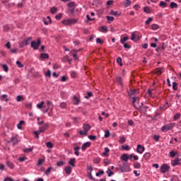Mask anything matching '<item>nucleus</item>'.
I'll return each mask as SVG.
<instances>
[{"label":"nucleus","mask_w":181,"mask_h":181,"mask_svg":"<svg viewBox=\"0 0 181 181\" xmlns=\"http://www.w3.org/2000/svg\"><path fill=\"white\" fill-rule=\"evenodd\" d=\"M48 128L49 123H45L39 128V130L34 132L37 139H39V135H40V134H42V132H45V131H46Z\"/></svg>","instance_id":"1"},{"label":"nucleus","mask_w":181,"mask_h":181,"mask_svg":"<svg viewBox=\"0 0 181 181\" xmlns=\"http://www.w3.org/2000/svg\"><path fill=\"white\" fill-rule=\"evenodd\" d=\"M78 22V19L72 18V19H65L62 21V25L64 26H70V25H76Z\"/></svg>","instance_id":"2"},{"label":"nucleus","mask_w":181,"mask_h":181,"mask_svg":"<svg viewBox=\"0 0 181 181\" xmlns=\"http://www.w3.org/2000/svg\"><path fill=\"white\" fill-rule=\"evenodd\" d=\"M83 130H81L79 132L80 135H83L84 136H87L88 131H90V129H91V126L88 124H84L83 125Z\"/></svg>","instance_id":"3"},{"label":"nucleus","mask_w":181,"mask_h":181,"mask_svg":"<svg viewBox=\"0 0 181 181\" xmlns=\"http://www.w3.org/2000/svg\"><path fill=\"white\" fill-rule=\"evenodd\" d=\"M175 127H176V123H169L163 126L161 131L162 132H168V131H170V129L175 128Z\"/></svg>","instance_id":"4"},{"label":"nucleus","mask_w":181,"mask_h":181,"mask_svg":"<svg viewBox=\"0 0 181 181\" xmlns=\"http://www.w3.org/2000/svg\"><path fill=\"white\" fill-rule=\"evenodd\" d=\"M30 42H32V37H29L28 38L24 39L20 44V47H25V46H28V45H30Z\"/></svg>","instance_id":"5"},{"label":"nucleus","mask_w":181,"mask_h":181,"mask_svg":"<svg viewBox=\"0 0 181 181\" xmlns=\"http://www.w3.org/2000/svg\"><path fill=\"white\" fill-rule=\"evenodd\" d=\"M40 43H42L40 39H38L37 41H32L31 47H33L34 50H37L39 49V46H40Z\"/></svg>","instance_id":"6"},{"label":"nucleus","mask_w":181,"mask_h":181,"mask_svg":"<svg viewBox=\"0 0 181 181\" xmlns=\"http://www.w3.org/2000/svg\"><path fill=\"white\" fill-rule=\"evenodd\" d=\"M160 172L161 173H166L168 170L170 169V166H169L168 164H163L160 166Z\"/></svg>","instance_id":"7"},{"label":"nucleus","mask_w":181,"mask_h":181,"mask_svg":"<svg viewBox=\"0 0 181 181\" xmlns=\"http://www.w3.org/2000/svg\"><path fill=\"white\" fill-rule=\"evenodd\" d=\"M68 8H69V12H71V13H74V9L76 8V3H74V1H71L70 3L68 4Z\"/></svg>","instance_id":"8"},{"label":"nucleus","mask_w":181,"mask_h":181,"mask_svg":"<svg viewBox=\"0 0 181 181\" xmlns=\"http://www.w3.org/2000/svg\"><path fill=\"white\" fill-rule=\"evenodd\" d=\"M120 159L124 160V162H128V160L131 159V157L130 155L124 153L121 156Z\"/></svg>","instance_id":"9"},{"label":"nucleus","mask_w":181,"mask_h":181,"mask_svg":"<svg viewBox=\"0 0 181 181\" xmlns=\"http://www.w3.org/2000/svg\"><path fill=\"white\" fill-rule=\"evenodd\" d=\"M144 151H145V147L142 146L141 144L137 145L136 152L138 153H144Z\"/></svg>","instance_id":"10"},{"label":"nucleus","mask_w":181,"mask_h":181,"mask_svg":"<svg viewBox=\"0 0 181 181\" xmlns=\"http://www.w3.org/2000/svg\"><path fill=\"white\" fill-rule=\"evenodd\" d=\"M42 22H44L45 25H49V23H52V18L50 16H47V18H43Z\"/></svg>","instance_id":"11"},{"label":"nucleus","mask_w":181,"mask_h":181,"mask_svg":"<svg viewBox=\"0 0 181 181\" xmlns=\"http://www.w3.org/2000/svg\"><path fill=\"white\" fill-rule=\"evenodd\" d=\"M139 107H140L139 110H140L141 112H143L144 114H146V110H148V106L142 107V103H140V105H139Z\"/></svg>","instance_id":"12"},{"label":"nucleus","mask_w":181,"mask_h":181,"mask_svg":"<svg viewBox=\"0 0 181 181\" xmlns=\"http://www.w3.org/2000/svg\"><path fill=\"white\" fill-rule=\"evenodd\" d=\"M73 103L74 105H78V104H80V98L76 95H74L73 97Z\"/></svg>","instance_id":"13"},{"label":"nucleus","mask_w":181,"mask_h":181,"mask_svg":"<svg viewBox=\"0 0 181 181\" xmlns=\"http://www.w3.org/2000/svg\"><path fill=\"white\" fill-rule=\"evenodd\" d=\"M90 146H91V143L86 142L83 144V146H81V149L82 151H86V149H87V148H90Z\"/></svg>","instance_id":"14"},{"label":"nucleus","mask_w":181,"mask_h":181,"mask_svg":"<svg viewBox=\"0 0 181 181\" xmlns=\"http://www.w3.org/2000/svg\"><path fill=\"white\" fill-rule=\"evenodd\" d=\"M177 165H180V159H179V158L175 159V160L172 162V165H173V166H177Z\"/></svg>","instance_id":"15"},{"label":"nucleus","mask_w":181,"mask_h":181,"mask_svg":"<svg viewBox=\"0 0 181 181\" xmlns=\"http://www.w3.org/2000/svg\"><path fill=\"white\" fill-rule=\"evenodd\" d=\"M163 71V68L160 67V68H157L155 71L156 74H157L158 76H160V74H162Z\"/></svg>","instance_id":"16"},{"label":"nucleus","mask_w":181,"mask_h":181,"mask_svg":"<svg viewBox=\"0 0 181 181\" xmlns=\"http://www.w3.org/2000/svg\"><path fill=\"white\" fill-rule=\"evenodd\" d=\"M0 100L1 101H6V103H8L9 101V99L8 98V95L6 94H4V95H2L1 97H0Z\"/></svg>","instance_id":"17"},{"label":"nucleus","mask_w":181,"mask_h":181,"mask_svg":"<svg viewBox=\"0 0 181 181\" xmlns=\"http://www.w3.org/2000/svg\"><path fill=\"white\" fill-rule=\"evenodd\" d=\"M10 142H13V145H16L19 141L18 140L17 136H13L11 137Z\"/></svg>","instance_id":"18"},{"label":"nucleus","mask_w":181,"mask_h":181,"mask_svg":"<svg viewBox=\"0 0 181 181\" xmlns=\"http://www.w3.org/2000/svg\"><path fill=\"white\" fill-rule=\"evenodd\" d=\"M64 170L66 175H70L71 173V167L70 165L66 166Z\"/></svg>","instance_id":"19"},{"label":"nucleus","mask_w":181,"mask_h":181,"mask_svg":"<svg viewBox=\"0 0 181 181\" xmlns=\"http://www.w3.org/2000/svg\"><path fill=\"white\" fill-rule=\"evenodd\" d=\"M69 165H71L73 168H76V158H71L69 161Z\"/></svg>","instance_id":"20"},{"label":"nucleus","mask_w":181,"mask_h":181,"mask_svg":"<svg viewBox=\"0 0 181 181\" xmlns=\"http://www.w3.org/2000/svg\"><path fill=\"white\" fill-rule=\"evenodd\" d=\"M116 82L118 83V84H119L121 86V87L124 86V83H122V78L117 77Z\"/></svg>","instance_id":"21"},{"label":"nucleus","mask_w":181,"mask_h":181,"mask_svg":"<svg viewBox=\"0 0 181 181\" xmlns=\"http://www.w3.org/2000/svg\"><path fill=\"white\" fill-rule=\"evenodd\" d=\"M132 100H133L132 104H133V106L134 107V108H136V109L141 108V106H138V105H136V104H135V103H136V98L133 97Z\"/></svg>","instance_id":"22"},{"label":"nucleus","mask_w":181,"mask_h":181,"mask_svg":"<svg viewBox=\"0 0 181 181\" xmlns=\"http://www.w3.org/2000/svg\"><path fill=\"white\" fill-rule=\"evenodd\" d=\"M110 15H113V16H121V13H118V11L111 10Z\"/></svg>","instance_id":"23"},{"label":"nucleus","mask_w":181,"mask_h":181,"mask_svg":"<svg viewBox=\"0 0 181 181\" xmlns=\"http://www.w3.org/2000/svg\"><path fill=\"white\" fill-rule=\"evenodd\" d=\"M128 94L130 97L134 95V94H136V89H130Z\"/></svg>","instance_id":"24"},{"label":"nucleus","mask_w":181,"mask_h":181,"mask_svg":"<svg viewBox=\"0 0 181 181\" xmlns=\"http://www.w3.org/2000/svg\"><path fill=\"white\" fill-rule=\"evenodd\" d=\"M140 37H142V35H141L140 37H137L136 38V35H135V33H132V37H131V39H132V40H136V41H137V40H139V38Z\"/></svg>","instance_id":"25"},{"label":"nucleus","mask_w":181,"mask_h":181,"mask_svg":"<svg viewBox=\"0 0 181 181\" xmlns=\"http://www.w3.org/2000/svg\"><path fill=\"white\" fill-rule=\"evenodd\" d=\"M177 155V151H172L170 152V158H175Z\"/></svg>","instance_id":"26"},{"label":"nucleus","mask_w":181,"mask_h":181,"mask_svg":"<svg viewBox=\"0 0 181 181\" xmlns=\"http://www.w3.org/2000/svg\"><path fill=\"white\" fill-rule=\"evenodd\" d=\"M24 100H25V98H23V96H22L21 95H18L16 98V101L18 103H20V101H24Z\"/></svg>","instance_id":"27"},{"label":"nucleus","mask_w":181,"mask_h":181,"mask_svg":"<svg viewBox=\"0 0 181 181\" xmlns=\"http://www.w3.org/2000/svg\"><path fill=\"white\" fill-rule=\"evenodd\" d=\"M177 4L175 3V2H171L170 5V8H171V9H175L176 8H177Z\"/></svg>","instance_id":"28"},{"label":"nucleus","mask_w":181,"mask_h":181,"mask_svg":"<svg viewBox=\"0 0 181 181\" xmlns=\"http://www.w3.org/2000/svg\"><path fill=\"white\" fill-rule=\"evenodd\" d=\"M7 165L8 168H10V169H13V168H15V165L11 161H7Z\"/></svg>","instance_id":"29"},{"label":"nucleus","mask_w":181,"mask_h":181,"mask_svg":"<svg viewBox=\"0 0 181 181\" xmlns=\"http://www.w3.org/2000/svg\"><path fill=\"white\" fill-rule=\"evenodd\" d=\"M100 32H103V33H106V32H108V29H107V27L105 26H101L100 27Z\"/></svg>","instance_id":"30"},{"label":"nucleus","mask_w":181,"mask_h":181,"mask_svg":"<svg viewBox=\"0 0 181 181\" xmlns=\"http://www.w3.org/2000/svg\"><path fill=\"white\" fill-rule=\"evenodd\" d=\"M127 40H128V37H121L120 42L122 43V45H124Z\"/></svg>","instance_id":"31"},{"label":"nucleus","mask_w":181,"mask_h":181,"mask_svg":"<svg viewBox=\"0 0 181 181\" xmlns=\"http://www.w3.org/2000/svg\"><path fill=\"white\" fill-rule=\"evenodd\" d=\"M134 168H135V169H140L141 163H139V162L134 163Z\"/></svg>","instance_id":"32"},{"label":"nucleus","mask_w":181,"mask_h":181,"mask_svg":"<svg viewBox=\"0 0 181 181\" xmlns=\"http://www.w3.org/2000/svg\"><path fill=\"white\" fill-rule=\"evenodd\" d=\"M78 149H80V147L78 146H76L74 148V150L75 151V155H76V156H78V155H80V152H78Z\"/></svg>","instance_id":"33"},{"label":"nucleus","mask_w":181,"mask_h":181,"mask_svg":"<svg viewBox=\"0 0 181 181\" xmlns=\"http://www.w3.org/2000/svg\"><path fill=\"white\" fill-rule=\"evenodd\" d=\"M151 29L152 30H158V29H159V25L157 24H153L151 25Z\"/></svg>","instance_id":"34"},{"label":"nucleus","mask_w":181,"mask_h":181,"mask_svg":"<svg viewBox=\"0 0 181 181\" xmlns=\"http://www.w3.org/2000/svg\"><path fill=\"white\" fill-rule=\"evenodd\" d=\"M43 163H45V158H41L38 160L37 166H40L41 165H43Z\"/></svg>","instance_id":"35"},{"label":"nucleus","mask_w":181,"mask_h":181,"mask_svg":"<svg viewBox=\"0 0 181 181\" xmlns=\"http://www.w3.org/2000/svg\"><path fill=\"white\" fill-rule=\"evenodd\" d=\"M59 107L62 109L67 108V103L66 102H63L60 104Z\"/></svg>","instance_id":"36"},{"label":"nucleus","mask_w":181,"mask_h":181,"mask_svg":"<svg viewBox=\"0 0 181 181\" xmlns=\"http://www.w3.org/2000/svg\"><path fill=\"white\" fill-rule=\"evenodd\" d=\"M41 59H49V54L43 53L40 55Z\"/></svg>","instance_id":"37"},{"label":"nucleus","mask_w":181,"mask_h":181,"mask_svg":"<svg viewBox=\"0 0 181 181\" xmlns=\"http://www.w3.org/2000/svg\"><path fill=\"white\" fill-rule=\"evenodd\" d=\"M144 159H151V153H146L144 156Z\"/></svg>","instance_id":"38"},{"label":"nucleus","mask_w":181,"mask_h":181,"mask_svg":"<svg viewBox=\"0 0 181 181\" xmlns=\"http://www.w3.org/2000/svg\"><path fill=\"white\" fill-rule=\"evenodd\" d=\"M100 162H101V159L99 157L93 158V163H100Z\"/></svg>","instance_id":"39"},{"label":"nucleus","mask_w":181,"mask_h":181,"mask_svg":"<svg viewBox=\"0 0 181 181\" xmlns=\"http://www.w3.org/2000/svg\"><path fill=\"white\" fill-rule=\"evenodd\" d=\"M160 6L161 8H166V6H168V3H166L165 1H160Z\"/></svg>","instance_id":"40"},{"label":"nucleus","mask_w":181,"mask_h":181,"mask_svg":"<svg viewBox=\"0 0 181 181\" xmlns=\"http://www.w3.org/2000/svg\"><path fill=\"white\" fill-rule=\"evenodd\" d=\"M50 12L52 14H54L57 12V7H52L50 8Z\"/></svg>","instance_id":"41"},{"label":"nucleus","mask_w":181,"mask_h":181,"mask_svg":"<svg viewBox=\"0 0 181 181\" xmlns=\"http://www.w3.org/2000/svg\"><path fill=\"white\" fill-rule=\"evenodd\" d=\"M132 158L134 159V160H138L139 158L138 156H134V154H130V160H132Z\"/></svg>","instance_id":"42"},{"label":"nucleus","mask_w":181,"mask_h":181,"mask_svg":"<svg viewBox=\"0 0 181 181\" xmlns=\"http://www.w3.org/2000/svg\"><path fill=\"white\" fill-rule=\"evenodd\" d=\"M144 11L146 12V13H151V10L150 7H144Z\"/></svg>","instance_id":"43"},{"label":"nucleus","mask_w":181,"mask_h":181,"mask_svg":"<svg viewBox=\"0 0 181 181\" xmlns=\"http://www.w3.org/2000/svg\"><path fill=\"white\" fill-rule=\"evenodd\" d=\"M173 90H175V91H177V89H178L177 83H176V82L173 83Z\"/></svg>","instance_id":"44"},{"label":"nucleus","mask_w":181,"mask_h":181,"mask_svg":"<svg viewBox=\"0 0 181 181\" xmlns=\"http://www.w3.org/2000/svg\"><path fill=\"white\" fill-rule=\"evenodd\" d=\"M44 104H45L44 101H42L40 103H38L37 105V108H39V110H41V108H43Z\"/></svg>","instance_id":"45"},{"label":"nucleus","mask_w":181,"mask_h":181,"mask_svg":"<svg viewBox=\"0 0 181 181\" xmlns=\"http://www.w3.org/2000/svg\"><path fill=\"white\" fill-rule=\"evenodd\" d=\"M52 168L49 167L46 171H45V175H47V176H49L50 175V172H52Z\"/></svg>","instance_id":"46"},{"label":"nucleus","mask_w":181,"mask_h":181,"mask_svg":"<svg viewBox=\"0 0 181 181\" xmlns=\"http://www.w3.org/2000/svg\"><path fill=\"white\" fill-rule=\"evenodd\" d=\"M25 105V107L28 108V110H32V103H26Z\"/></svg>","instance_id":"47"},{"label":"nucleus","mask_w":181,"mask_h":181,"mask_svg":"<svg viewBox=\"0 0 181 181\" xmlns=\"http://www.w3.org/2000/svg\"><path fill=\"white\" fill-rule=\"evenodd\" d=\"M125 141H127V139H125V137H124V136L119 137V142L120 144H124Z\"/></svg>","instance_id":"48"},{"label":"nucleus","mask_w":181,"mask_h":181,"mask_svg":"<svg viewBox=\"0 0 181 181\" xmlns=\"http://www.w3.org/2000/svg\"><path fill=\"white\" fill-rule=\"evenodd\" d=\"M71 76L72 77V78H76V77H77V72L74 71H71Z\"/></svg>","instance_id":"49"},{"label":"nucleus","mask_w":181,"mask_h":181,"mask_svg":"<svg viewBox=\"0 0 181 181\" xmlns=\"http://www.w3.org/2000/svg\"><path fill=\"white\" fill-rule=\"evenodd\" d=\"M152 21H153V18L152 17H149L145 22L146 25H149Z\"/></svg>","instance_id":"50"},{"label":"nucleus","mask_w":181,"mask_h":181,"mask_svg":"<svg viewBox=\"0 0 181 181\" xmlns=\"http://www.w3.org/2000/svg\"><path fill=\"white\" fill-rule=\"evenodd\" d=\"M32 151H33V148H25L23 150V152H25V153H29L32 152Z\"/></svg>","instance_id":"51"},{"label":"nucleus","mask_w":181,"mask_h":181,"mask_svg":"<svg viewBox=\"0 0 181 181\" xmlns=\"http://www.w3.org/2000/svg\"><path fill=\"white\" fill-rule=\"evenodd\" d=\"M131 5V1L130 0H126L124 2V6L125 8Z\"/></svg>","instance_id":"52"},{"label":"nucleus","mask_w":181,"mask_h":181,"mask_svg":"<svg viewBox=\"0 0 181 181\" xmlns=\"http://www.w3.org/2000/svg\"><path fill=\"white\" fill-rule=\"evenodd\" d=\"M2 67H3L4 71H6V72L8 71L9 68H8V65H6V64H3V65H2Z\"/></svg>","instance_id":"53"},{"label":"nucleus","mask_w":181,"mask_h":181,"mask_svg":"<svg viewBox=\"0 0 181 181\" xmlns=\"http://www.w3.org/2000/svg\"><path fill=\"white\" fill-rule=\"evenodd\" d=\"M16 64H17L18 67H20L21 69L23 68V64H22L21 62L17 61Z\"/></svg>","instance_id":"54"},{"label":"nucleus","mask_w":181,"mask_h":181,"mask_svg":"<svg viewBox=\"0 0 181 181\" xmlns=\"http://www.w3.org/2000/svg\"><path fill=\"white\" fill-rule=\"evenodd\" d=\"M160 139V136H159V135H154L153 136V139H155V141H156V142H159Z\"/></svg>","instance_id":"55"},{"label":"nucleus","mask_w":181,"mask_h":181,"mask_svg":"<svg viewBox=\"0 0 181 181\" xmlns=\"http://www.w3.org/2000/svg\"><path fill=\"white\" fill-rule=\"evenodd\" d=\"M108 152H110V148H105V152L103 153L104 156H107L108 154H107V153H108Z\"/></svg>","instance_id":"56"},{"label":"nucleus","mask_w":181,"mask_h":181,"mask_svg":"<svg viewBox=\"0 0 181 181\" xmlns=\"http://www.w3.org/2000/svg\"><path fill=\"white\" fill-rule=\"evenodd\" d=\"M122 149H124V151H129V149H131V147H129V146H122Z\"/></svg>","instance_id":"57"},{"label":"nucleus","mask_w":181,"mask_h":181,"mask_svg":"<svg viewBox=\"0 0 181 181\" xmlns=\"http://www.w3.org/2000/svg\"><path fill=\"white\" fill-rule=\"evenodd\" d=\"M70 54H71V56H76V54H77V51H76V50H74V49H73V50H71V52H70Z\"/></svg>","instance_id":"58"},{"label":"nucleus","mask_w":181,"mask_h":181,"mask_svg":"<svg viewBox=\"0 0 181 181\" xmlns=\"http://www.w3.org/2000/svg\"><path fill=\"white\" fill-rule=\"evenodd\" d=\"M57 166H64V161H59L57 163Z\"/></svg>","instance_id":"59"},{"label":"nucleus","mask_w":181,"mask_h":181,"mask_svg":"<svg viewBox=\"0 0 181 181\" xmlns=\"http://www.w3.org/2000/svg\"><path fill=\"white\" fill-rule=\"evenodd\" d=\"M180 118V113H177L175 116H174V119L176 121V119H179Z\"/></svg>","instance_id":"60"},{"label":"nucleus","mask_w":181,"mask_h":181,"mask_svg":"<svg viewBox=\"0 0 181 181\" xmlns=\"http://www.w3.org/2000/svg\"><path fill=\"white\" fill-rule=\"evenodd\" d=\"M52 76V72L50 71V70H47V72L45 73V76L46 77H50Z\"/></svg>","instance_id":"61"},{"label":"nucleus","mask_w":181,"mask_h":181,"mask_svg":"<svg viewBox=\"0 0 181 181\" xmlns=\"http://www.w3.org/2000/svg\"><path fill=\"white\" fill-rule=\"evenodd\" d=\"M9 25H4V30L5 31V32H8V31H9Z\"/></svg>","instance_id":"62"},{"label":"nucleus","mask_w":181,"mask_h":181,"mask_svg":"<svg viewBox=\"0 0 181 181\" xmlns=\"http://www.w3.org/2000/svg\"><path fill=\"white\" fill-rule=\"evenodd\" d=\"M46 145L47 148H53V144H52V142H47Z\"/></svg>","instance_id":"63"},{"label":"nucleus","mask_w":181,"mask_h":181,"mask_svg":"<svg viewBox=\"0 0 181 181\" xmlns=\"http://www.w3.org/2000/svg\"><path fill=\"white\" fill-rule=\"evenodd\" d=\"M4 181H15V180L11 177H7L4 179Z\"/></svg>","instance_id":"64"}]
</instances>
